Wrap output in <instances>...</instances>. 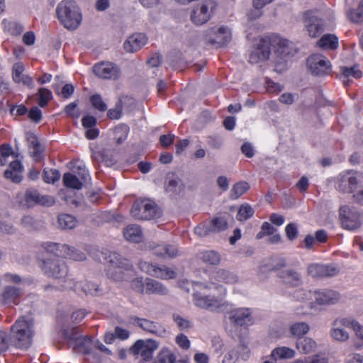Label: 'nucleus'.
Masks as SVG:
<instances>
[{
  "label": "nucleus",
  "instance_id": "1",
  "mask_svg": "<svg viewBox=\"0 0 363 363\" xmlns=\"http://www.w3.org/2000/svg\"><path fill=\"white\" fill-rule=\"evenodd\" d=\"M56 13L61 24L68 30L77 29L82 21L79 7L71 0L60 2L56 8Z\"/></svg>",
  "mask_w": 363,
  "mask_h": 363
},
{
  "label": "nucleus",
  "instance_id": "2",
  "mask_svg": "<svg viewBox=\"0 0 363 363\" xmlns=\"http://www.w3.org/2000/svg\"><path fill=\"white\" fill-rule=\"evenodd\" d=\"M104 259L111 264L108 270V275L115 281H122L125 279V272L131 270L132 264L127 259L123 258L119 254L115 252H106L103 253Z\"/></svg>",
  "mask_w": 363,
  "mask_h": 363
},
{
  "label": "nucleus",
  "instance_id": "3",
  "mask_svg": "<svg viewBox=\"0 0 363 363\" xmlns=\"http://www.w3.org/2000/svg\"><path fill=\"white\" fill-rule=\"evenodd\" d=\"M11 341L17 347L28 348L31 345L33 323L23 318H18L11 328Z\"/></svg>",
  "mask_w": 363,
  "mask_h": 363
},
{
  "label": "nucleus",
  "instance_id": "4",
  "mask_svg": "<svg viewBox=\"0 0 363 363\" xmlns=\"http://www.w3.org/2000/svg\"><path fill=\"white\" fill-rule=\"evenodd\" d=\"M43 273L49 278L57 279L61 282H68V268L65 262L59 257L45 259L40 264Z\"/></svg>",
  "mask_w": 363,
  "mask_h": 363
},
{
  "label": "nucleus",
  "instance_id": "5",
  "mask_svg": "<svg viewBox=\"0 0 363 363\" xmlns=\"http://www.w3.org/2000/svg\"><path fill=\"white\" fill-rule=\"evenodd\" d=\"M218 4L214 0H203L196 4L191 12V20L196 26L207 23L213 16Z\"/></svg>",
  "mask_w": 363,
  "mask_h": 363
},
{
  "label": "nucleus",
  "instance_id": "6",
  "mask_svg": "<svg viewBox=\"0 0 363 363\" xmlns=\"http://www.w3.org/2000/svg\"><path fill=\"white\" fill-rule=\"evenodd\" d=\"M339 212L343 228L355 231L361 228L362 214L356 207L345 205L340 208Z\"/></svg>",
  "mask_w": 363,
  "mask_h": 363
},
{
  "label": "nucleus",
  "instance_id": "7",
  "mask_svg": "<svg viewBox=\"0 0 363 363\" xmlns=\"http://www.w3.org/2000/svg\"><path fill=\"white\" fill-rule=\"evenodd\" d=\"M130 213L135 218L139 220L155 219L162 215L160 209L155 203L145 200L135 202Z\"/></svg>",
  "mask_w": 363,
  "mask_h": 363
},
{
  "label": "nucleus",
  "instance_id": "8",
  "mask_svg": "<svg viewBox=\"0 0 363 363\" xmlns=\"http://www.w3.org/2000/svg\"><path fill=\"white\" fill-rule=\"evenodd\" d=\"M140 270L147 274L161 279H172L176 278V272L164 265L159 266L156 263L140 261L138 263Z\"/></svg>",
  "mask_w": 363,
  "mask_h": 363
},
{
  "label": "nucleus",
  "instance_id": "9",
  "mask_svg": "<svg viewBox=\"0 0 363 363\" xmlns=\"http://www.w3.org/2000/svg\"><path fill=\"white\" fill-rule=\"evenodd\" d=\"M307 65L311 73L315 76L328 75L331 72V63L329 60L323 55L313 54L307 59Z\"/></svg>",
  "mask_w": 363,
  "mask_h": 363
},
{
  "label": "nucleus",
  "instance_id": "10",
  "mask_svg": "<svg viewBox=\"0 0 363 363\" xmlns=\"http://www.w3.org/2000/svg\"><path fill=\"white\" fill-rule=\"evenodd\" d=\"M205 40L211 45L224 46L231 40V31L225 26H221L217 29L211 28L206 31Z\"/></svg>",
  "mask_w": 363,
  "mask_h": 363
},
{
  "label": "nucleus",
  "instance_id": "11",
  "mask_svg": "<svg viewBox=\"0 0 363 363\" xmlns=\"http://www.w3.org/2000/svg\"><path fill=\"white\" fill-rule=\"evenodd\" d=\"M93 72L96 76L104 79L116 80L120 77L119 67L111 62H101L93 67Z\"/></svg>",
  "mask_w": 363,
  "mask_h": 363
},
{
  "label": "nucleus",
  "instance_id": "12",
  "mask_svg": "<svg viewBox=\"0 0 363 363\" xmlns=\"http://www.w3.org/2000/svg\"><path fill=\"white\" fill-rule=\"evenodd\" d=\"M64 287H69L77 293H83L85 295L99 296L104 294L103 289L97 284L91 281H75L69 279V284Z\"/></svg>",
  "mask_w": 363,
  "mask_h": 363
},
{
  "label": "nucleus",
  "instance_id": "13",
  "mask_svg": "<svg viewBox=\"0 0 363 363\" xmlns=\"http://www.w3.org/2000/svg\"><path fill=\"white\" fill-rule=\"evenodd\" d=\"M304 26L312 38H315L323 31V22L316 11H308L304 13Z\"/></svg>",
  "mask_w": 363,
  "mask_h": 363
},
{
  "label": "nucleus",
  "instance_id": "14",
  "mask_svg": "<svg viewBox=\"0 0 363 363\" xmlns=\"http://www.w3.org/2000/svg\"><path fill=\"white\" fill-rule=\"evenodd\" d=\"M158 347L157 342L152 340H139L130 347V350L134 355H140L144 361L150 359L153 352Z\"/></svg>",
  "mask_w": 363,
  "mask_h": 363
},
{
  "label": "nucleus",
  "instance_id": "15",
  "mask_svg": "<svg viewBox=\"0 0 363 363\" xmlns=\"http://www.w3.org/2000/svg\"><path fill=\"white\" fill-rule=\"evenodd\" d=\"M270 44V40L260 39L257 44L252 48L249 62L252 64H257L259 62L268 60L271 53Z\"/></svg>",
  "mask_w": 363,
  "mask_h": 363
},
{
  "label": "nucleus",
  "instance_id": "16",
  "mask_svg": "<svg viewBox=\"0 0 363 363\" xmlns=\"http://www.w3.org/2000/svg\"><path fill=\"white\" fill-rule=\"evenodd\" d=\"M194 301L196 306L211 311L219 309L225 306V302L222 298L202 295L198 292L194 294Z\"/></svg>",
  "mask_w": 363,
  "mask_h": 363
},
{
  "label": "nucleus",
  "instance_id": "17",
  "mask_svg": "<svg viewBox=\"0 0 363 363\" xmlns=\"http://www.w3.org/2000/svg\"><path fill=\"white\" fill-rule=\"evenodd\" d=\"M339 272V268L333 264H311L308 267V274L315 278L335 277Z\"/></svg>",
  "mask_w": 363,
  "mask_h": 363
},
{
  "label": "nucleus",
  "instance_id": "18",
  "mask_svg": "<svg viewBox=\"0 0 363 363\" xmlns=\"http://www.w3.org/2000/svg\"><path fill=\"white\" fill-rule=\"evenodd\" d=\"M358 184V179L350 172L340 174L337 178L335 188L342 193H351Z\"/></svg>",
  "mask_w": 363,
  "mask_h": 363
},
{
  "label": "nucleus",
  "instance_id": "19",
  "mask_svg": "<svg viewBox=\"0 0 363 363\" xmlns=\"http://www.w3.org/2000/svg\"><path fill=\"white\" fill-rule=\"evenodd\" d=\"M252 311L250 308H239L230 312V320L238 326L250 325L253 323Z\"/></svg>",
  "mask_w": 363,
  "mask_h": 363
},
{
  "label": "nucleus",
  "instance_id": "20",
  "mask_svg": "<svg viewBox=\"0 0 363 363\" xmlns=\"http://www.w3.org/2000/svg\"><path fill=\"white\" fill-rule=\"evenodd\" d=\"M23 294V291L20 287L6 286L0 294V301L6 306L16 305Z\"/></svg>",
  "mask_w": 363,
  "mask_h": 363
},
{
  "label": "nucleus",
  "instance_id": "21",
  "mask_svg": "<svg viewBox=\"0 0 363 363\" xmlns=\"http://www.w3.org/2000/svg\"><path fill=\"white\" fill-rule=\"evenodd\" d=\"M313 298L318 305H333L338 303L341 298L340 294L331 289H322L313 291Z\"/></svg>",
  "mask_w": 363,
  "mask_h": 363
},
{
  "label": "nucleus",
  "instance_id": "22",
  "mask_svg": "<svg viewBox=\"0 0 363 363\" xmlns=\"http://www.w3.org/2000/svg\"><path fill=\"white\" fill-rule=\"evenodd\" d=\"M130 319L145 332L159 336H162L164 333H165V330L158 323L145 318H140L136 316H133L130 318Z\"/></svg>",
  "mask_w": 363,
  "mask_h": 363
},
{
  "label": "nucleus",
  "instance_id": "23",
  "mask_svg": "<svg viewBox=\"0 0 363 363\" xmlns=\"http://www.w3.org/2000/svg\"><path fill=\"white\" fill-rule=\"evenodd\" d=\"M26 203L30 205L40 204L50 206L55 203L54 199L48 195H40L35 189H28L25 194Z\"/></svg>",
  "mask_w": 363,
  "mask_h": 363
},
{
  "label": "nucleus",
  "instance_id": "24",
  "mask_svg": "<svg viewBox=\"0 0 363 363\" xmlns=\"http://www.w3.org/2000/svg\"><path fill=\"white\" fill-rule=\"evenodd\" d=\"M147 42L144 33H134L130 35L123 43V48L127 52H135L141 49Z\"/></svg>",
  "mask_w": 363,
  "mask_h": 363
},
{
  "label": "nucleus",
  "instance_id": "25",
  "mask_svg": "<svg viewBox=\"0 0 363 363\" xmlns=\"http://www.w3.org/2000/svg\"><path fill=\"white\" fill-rule=\"evenodd\" d=\"M270 43L274 47L275 52L281 57L284 58L292 55L294 51V44L292 42L279 36H274L271 38Z\"/></svg>",
  "mask_w": 363,
  "mask_h": 363
},
{
  "label": "nucleus",
  "instance_id": "26",
  "mask_svg": "<svg viewBox=\"0 0 363 363\" xmlns=\"http://www.w3.org/2000/svg\"><path fill=\"white\" fill-rule=\"evenodd\" d=\"M167 292V289L162 283L152 279H146V294L166 295Z\"/></svg>",
  "mask_w": 363,
  "mask_h": 363
},
{
  "label": "nucleus",
  "instance_id": "27",
  "mask_svg": "<svg viewBox=\"0 0 363 363\" xmlns=\"http://www.w3.org/2000/svg\"><path fill=\"white\" fill-rule=\"evenodd\" d=\"M61 257L74 261H83L86 259V255L84 252L66 244L63 245L62 254Z\"/></svg>",
  "mask_w": 363,
  "mask_h": 363
},
{
  "label": "nucleus",
  "instance_id": "28",
  "mask_svg": "<svg viewBox=\"0 0 363 363\" xmlns=\"http://www.w3.org/2000/svg\"><path fill=\"white\" fill-rule=\"evenodd\" d=\"M154 254L157 257L173 258L179 255V250L174 245L157 246L154 250Z\"/></svg>",
  "mask_w": 363,
  "mask_h": 363
},
{
  "label": "nucleus",
  "instance_id": "29",
  "mask_svg": "<svg viewBox=\"0 0 363 363\" xmlns=\"http://www.w3.org/2000/svg\"><path fill=\"white\" fill-rule=\"evenodd\" d=\"M123 235L127 240L139 242L142 240V230L138 225H130L124 230Z\"/></svg>",
  "mask_w": 363,
  "mask_h": 363
},
{
  "label": "nucleus",
  "instance_id": "30",
  "mask_svg": "<svg viewBox=\"0 0 363 363\" xmlns=\"http://www.w3.org/2000/svg\"><path fill=\"white\" fill-rule=\"evenodd\" d=\"M296 346L301 354H309L315 350L316 342L309 337L299 338L296 341Z\"/></svg>",
  "mask_w": 363,
  "mask_h": 363
},
{
  "label": "nucleus",
  "instance_id": "31",
  "mask_svg": "<svg viewBox=\"0 0 363 363\" xmlns=\"http://www.w3.org/2000/svg\"><path fill=\"white\" fill-rule=\"evenodd\" d=\"M341 73L343 77V82L348 84L350 78L359 79L362 76V72L359 69L357 65L352 67H341Z\"/></svg>",
  "mask_w": 363,
  "mask_h": 363
},
{
  "label": "nucleus",
  "instance_id": "32",
  "mask_svg": "<svg viewBox=\"0 0 363 363\" xmlns=\"http://www.w3.org/2000/svg\"><path fill=\"white\" fill-rule=\"evenodd\" d=\"M317 45L325 50H335L338 47V38L332 34L324 35L317 42Z\"/></svg>",
  "mask_w": 363,
  "mask_h": 363
},
{
  "label": "nucleus",
  "instance_id": "33",
  "mask_svg": "<svg viewBox=\"0 0 363 363\" xmlns=\"http://www.w3.org/2000/svg\"><path fill=\"white\" fill-rule=\"evenodd\" d=\"M77 219L70 214H60L57 218L58 227L62 230L74 228L77 225Z\"/></svg>",
  "mask_w": 363,
  "mask_h": 363
},
{
  "label": "nucleus",
  "instance_id": "34",
  "mask_svg": "<svg viewBox=\"0 0 363 363\" xmlns=\"http://www.w3.org/2000/svg\"><path fill=\"white\" fill-rule=\"evenodd\" d=\"M228 215L225 214L216 217L208 222L212 233H219L228 228Z\"/></svg>",
  "mask_w": 363,
  "mask_h": 363
},
{
  "label": "nucleus",
  "instance_id": "35",
  "mask_svg": "<svg viewBox=\"0 0 363 363\" xmlns=\"http://www.w3.org/2000/svg\"><path fill=\"white\" fill-rule=\"evenodd\" d=\"M295 351L287 347H279L274 348L271 353V357L274 359H292L295 356Z\"/></svg>",
  "mask_w": 363,
  "mask_h": 363
},
{
  "label": "nucleus",
  "instance_id": "36",
  "mask_svg": "<svg viewBox=\"0 0 363 363\" xmlns=\"http://www.w3.org/2000/svg\"><path fill=\"white\" fill-rule=\"evenodd\" d=\"M64 185L69 189L79 190L82 188V182L76 175L70 172H66L62 177Z\"/></svg>",
  "mask_w": 363,
  "mask_h": 363
},
{
  "label": "nucleus",
  "instance_id": "37",
  "mask_svg": "<svg viewBox=\"0 0 363 363\" xmlns=\"http://www.w3.org/2000/svg\"><path fill=\"white\" fill-rule=\"evenodd\" d=\"M215 279L218 281H223L225 284H235L238 281V277L233 272L219 269L215 272Z\"/></svg>",
  "mask_w": 363,
  "mask_h": 363
},
{
  "label": "nucleus",
  "instance_id": "38",
  "mask_svg": "<svg viewBox=\"0 0 363 363\" xmlns=\"http://www.w3.org/2000/svg\"><path fill=\"white\" fill-rule=\"evenodd\" d=\"M250 189V185L246 182H239L235 184L230 193V199L233 200L238 199Z\"/></svg>",
  "mask_w": 363,
  "mask_h": 363
},
{
  "label": "nucleus",
  "instance_id": "39",
  "mask_svg": "<svg viewBox=\"0 0 363 363\" xmlns=\"http://www.w3.org/2000/svg\"><path fill=\"white\" fill-rule=\"evenodd\" d=\"M281 277L286 284L293 286H298L302 282L300 274L293 270H287L283 272Z\"/></svg>",
  "mask_w": 363,
  "mask_h": 363
},
{
  "label": "nucleus",
  "instance_id": "40",
  "mask_svg": "<svg viewBox=\"0 0 363 363\" xmlns=\"http://www.w3.org/2000/svg\"><path fill=\"white\" fill-rule=\"evenodd\" d=\"M274 0H253V7L255 11H251L248 17L251 20L256 19L262 16V11H261L266 5L271 4Z\"/></svg>",
  "mask_w": 363,
  "mask_h": 363
},
{
  "label": "nucleus",
  "instance_id": "41",
  "mask_svg": "<svg viewBox=\"0 0 363 363\" xmlns=\"http://www.w3.org/2000/svg\"><path fill=\"white\" fill-rule=\"evenodd\" d=\"M3 24L4 30L12 35H19L24 30L22 24L14 21L4 20Z\"/></svg>",
  "mask_w": 363,
  "mask_h": 363
},
{
  "label": "nucleus",
  "instance_id": "42",
  "mask_svg": "<svg viewBox=\"0 0 363 363\" xmlns=\"http://www.w3.org/2000/svg\"><path fill=\"white\" fill-rule=\"evenodd\" d=\"M254 213L255 211L250 205L244 203L240 206L236 218L239 221H245L250 218L254 215Z\"/></svg>",
  "mask_w": 363,
  "mask_h": 363
},
{
  "label": "nucleus",
  "instance_id": "43",
  "mask_svg": "<svg viewBox=\"0 0 363 363\" xmlns=\"http://www.w3.org/2000/svg\"><path fill=\"white\" fill-rule=\"evenodd\" d=\"M79 327H73L64 330L63 335L65 339L69 340H76L79 341L80 343L85 342L86 340H90V338L87 337H80L79 336Z\"/></svg>",
  "mask_w": 363,
  "mask_h": 363
},
{
  "label": "nucleus",
  "instance_id": "44",
  "mask_svg": "<svg viewBox=\"0 0 363 363\" xmlns=\"http://www.w3.org/2000/svg\"><path fill=\"white\" fill-rule=\"evenodd\" d=\"M310 328L308 323L305 322H298L292 324L290 327V332L293 336L301 337L306 334Z\"/></svg>",
  "mask_w": 363,
  "mask_h": 363
},
{
  "label": "nucleus",
  "instance_id": "45",
  "mask_svg": "<svg viewBox=\"0 0 363 363\" xmlns=\"http://www.w3.org/2000/svg\"><path fill=\"white\" fill-rule=\"evenodd\" d=\"M199 259L209 264H218L220 262V255L214 251H205L199 254Z\"/></svg>",
  "mask_w": 363,
  "mask_h": 363
},
{
  "label": "nucleus",
  "instance_id": "46",
  "mask_svg": "<svg viewBox=\"0 0 363 363\" xmlns=\"http://www.w3.org/2000/svg\"><path fill=\"white\" fill-rule=\"evenodd\" d=\"M129 133V127L124 124L121 123L118 125L113 130L114 138L117 142V143L120 144L123 143L127 138Z\"/></svg>",
  "mask_w": 363,
  "mask_h": 363
},
{
  "label": "nucleus",
  "instance_id": "47",
  "mask_svg": "<svg viewBox=\"0 0 363 363\" xmlns=\"http://www.w3.org/2000/svg\"><path fill=\"white\" fill-rule=\"evenodd\" d=\"M42 247L48 252L55 254L56 255L55 257L62 256L63 247V245L62 244L52 242H45L42 244Z\"/></svg>",
  "mask_w": 363,
  "mask_h": 363
},
{
  "label": "nucleus",
  "instance_id": "48",
  "mask_svg": "<svg viewBox=\"0 0 363 363\" xmlns=\"http://www.w3.org/2000/svg\"><path fill=\"white\" fill-rule=\"evenodd\" d=\"M348 18L354 23L363 21V1H362L357 9L350 10L347 13Z\"/></svg>",
  "mask_w": 363,
  "mask_h": 363
},
{
  "label": "nucleus",
  "instance_id": "49",
  "mask_svg": "<svg viewBox=\"0 0 363 363\" xmlns=\"http://www.w3.org/2000/svg\"><path fill=\"white\" fill-rule=\"evenodd\" d=\"M43 181L48 184H54L60 178V173L57 169H46L43 170Z\"/></svg>",
  "mask_w": 363,
  "mask_h": 363
},
{
  "label": "nucleus",
  "instance_id": "50",
  "mask_svg": "<svg viewBox=\"0 0 363 363\" xmlns=\"http://www.w3.org/2000/svg\"><path fill=\"white\" fill-rule=\"evenodd\" d=\"M123 111V99H119L115 107L110 108L107 112V116L111 120H118L121 118Z\"/></svg>",
  "mask_w": 363,
  "mask_h": 363
},
{
  "label": "nucleus",
  "instance_id": "51",
  "mask_svg": "<svg viewBox=\"0 0 363 363\" xmlns=\"http://www.w3.org/2000/svg\"><path fill=\"white\" fill-rule=\"evenodd\" d=\"M90 102L92 106L100 112L107 110V105L100 94H94L90 97Z\"/></svg>",
  "mask_w": 363,
  "mask_h": 363
},
{
  "label": "nucleus",
  "instance_id": "52",
  "mask_svg": "<svg viewBox=\"0 0 363 363\" xmlns=\"http://www.w3.org/2000/svg\"><path fill=\"white\" fill-rule=\"evenodd\" d=\"M39 99H38V105L40 107H45L50 100H51L52 96V92L48 89L45 88H40L38 89Z\"/></svg>",
  "mask_w": 363,
  "mask_h": 363
},
{
  "label": "nucleus",
  "instance_id": "53",
  "mask_svg": "<svg viewBox=\"0 0 363 363\" xmlns=\"http://www.w3.org/2000/svg\"><path fill=\"white\" fill-rule=\"evenodd\" d=\"M131 289L141 294H145L146 291V280L144 281L143 277H138L133 279L130 282Z\"/></svg>",
  "mask_w": 363,
  "mask_h": 363
},
{
  "label": "nucleus",
  "instance_id": "54",
  "mask_svg": "<svg viewBox=\"0 0 363 363\" xmlns=\"http://www.w3.org/2000/svg\"><path fill=\"white\" fill-rule=\"evenodd\" d=\"M277 229L268 222H264L261 226L260 231L257 234L256 238L259 240L266 235H273Z\"/></svg>",
  "mask_w": 363,
  "mask_h": 363
},
{
  "label": "nucleus",
  "instance_id": "55",
  "mask_svg": "<svg viewBox=\"0 0 363 363\" xmlns=\"http://www.w3.org/2000/svg\"><path fill=\"white\" fill-rule=\"evenodd\" d=\"M175 354L168 350H162L157 357L158 363H174L175 362Z\"/></svg>",
  "mask_w": 363,
  "mask_h": 363
},
{
  "label": "nucleus",
  "instance_id": "56",
  "mask_svg": "<svg viewBox=\"0 0 363 363\" xmlns=\"http://www.w3.org/2000/svg\"><path fill=\"white\" fill-rule=\"evenodd\" d=\"M294 298L300 301L310 300L313 297V291L299 289L294 292Z\"/></svg>",
  "mask_w": 363,
  "mask_h": 363
},
{
  "label": "nucleus",
  "instance_id": "57",
  "mask_svg": "<svg viewBox=\"0 0 363 363\" xmlns=\"http://www.w3.org/2000/svg\"><path fill=\"white\" fill-rule=\"evenodd\" d=\"M331 335L335 340L340 342L346 341L349 338V333L344 329L339 328H334Z\"/></svg>",
  "mask_w": 363,
  "mask_h": 363
},
{
  "label": "nucleus",
  "instance_id": "58",
  "mask_svg": "<svg viewBox=\"0 0 363 363\" xmlns=\"http://www.w3.org/2000/svg\"><path fill=\"white\" fill-rule=\"evenodd\" d=\"M24 66L21 62L15 63L12 68V77L16 83H19L20 78L23 75Z\"/></svg>",
  "mask_w": 363,
  "mask_h": 363
},
{
  "label": "nucleus",
  "instance_id": "59",
  "mask_svg": "<svg viewBox=\"0 0 363 363\" xmlns=\"http://www.w3.org/2000/svg\"><path fill=\"white\" fill-rule=\"evenodd\" d=\"M353 330L354 331L356 336L359 340V342L354 344V347L359 350L363 348V325L359 322L356 323Z\"/></svg>",
  "mask_w": 363,
  "mask_h": 363
},
{
  "label": "nucleus",
  "instance_id": "60",
  "mask_svg": "<svg viewBox=\"0 0 363 363\" xmlns=\"http://www.w3.org/2000/svg\"><path fill=\"white\" fill-rule=\"evenodd\" d=\"M10 339L7 333L4 330H0V352H5L8 350L10 344Z\"/></svg>",
  "mask_w": 363,
  "mask_h": 363
},
{
  "label": "nucleus",
  "instance_id": "61",
  "mask_svg": "<svg viewBox=\"0 0 363 363\" xmlns=\"http://www.w3.org/2000/svg\"><path fill=\"white\" fill-rule=\"evenodd\" d=\"M77 105L78 103L76 101L69 104L65 107V112L71 117L79 118L80 113L77 108Z\"/></svg>",
  "mask_w": 363,
  "mask_h": 363
},
{
  "label": "nucleus",
  "instance_id": "62",
  "mask_svg": "<svg viewBox=\"0 0 363 363\" xmlns=\"http://www.w3.org/2000/svg\"><path fill=\"white\" fill-rule=\"evenodd\" d=\"M173 320L177 323L178 328L182 330H186L191 326V322L189 320L182 318L179 315L174 314Z\"/></svg>",
  "mask_w": 363,
  "mask_h": 363
},
{
  "label": "nucleus",
  "instance_id": "63",
  "mask_svg": "<svg viewBox=\"0 0 363 363\" xmlns=\"http://www.w3.org/2000/svg\"><path fill=\"white\" fill-rule=\"evenodd\" d=\"M2 279L6 283L14 284H19L23 282V279L21 276L12 273L4 274L2 277Z\"/></svg>",
  "mask_w": 363,
  "mask_h": 363
},
{
  "label": "nucleus",
  "instance_id": "64",
  "mask_svg": "<svg viewBox=\"0 0 363 363\" xmlns=\"http://www.w3.org/2000/svg\"><path fill=\"white\" fill-rule=\"evenodd\" d=\"M285 232L286 237L290 240H294L296 238L298 235V229L296 224L291 223L288 224L285 228Z\"/></svg>",
  "mask_w": 363,
  "mask_h": 363
}]
</instances>
